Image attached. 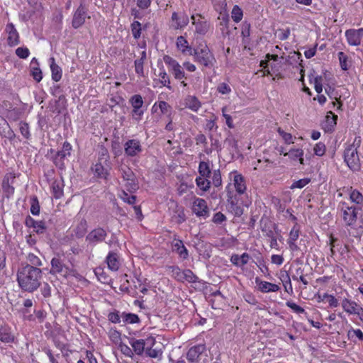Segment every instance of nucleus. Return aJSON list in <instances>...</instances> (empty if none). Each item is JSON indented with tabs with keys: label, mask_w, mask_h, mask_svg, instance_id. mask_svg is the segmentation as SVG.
Returning a JSON list of instances; mask_svg holds the SVG:
<instances>
[{
	"label": "nucleus",
	"mask_w": 363,
	"mask_h": 363,
	"mask_svg": "<svg viewBox=\"0 0 363 363\" xmlns=\"http://www.w3.org/2000/svg\"><path fill=\"white\" fill-rule=\"evenodd\" d=\"M41 277V269L30 264L20 268L17 273L19 286L23 290L29 292H33L39 287Z\"/></svg>",
	"instance_id": "1"
},
{
	"label": "nucleus",
	"mask_w": 363,
	"mask_h": 363,
	"mask_svg": "<svg viewBox=\"0 0 363 363\" xmlns=\"http://www.w3.org/2000/svg\"><path fill=\"white\" fill-rule=\"evenodd\" d=\"M191 55L196 62L206 67H212L216 62L213 55L206 44H201L194 48Z\"/></svg>",
	"instance_id": "2"
},
{
	"label": "nucleus",
	"mask_w": 363,
	"mask_h": 363,
	"mask_svg": "<svg viewBox=\"0 0 363 363\" xmlns=\"http://www.w3.org/2000/svg\"><path fill=\"white\" fill-rule=\"evenodd\" d=\"M109 156L105 150L102 152L98 161L92 166L91 170L96 177L106 179L109 175Z\"/></svg>",
	"instance_id": "3"
},
{
	"label": "nucleus",
	"mask_w": 363,
	"mask_h": 363,
	"mask_svg": "<svg viewBox=\"0 0 363 363\" xmlns=\"http://www.w3.org/2000/svg\"><path fill=\"white\" fill-rule=\"evenodd\" d=\"M191 24L194 27V33L199 36L206 35L213 30L210 21L200 13H194L191 16Z\"/></svg>",
	"instance_id": "4"
},
{
	"label": "nucleus",
	"mask_w": 363,
	"mask_h": 363,
	"mask_svg": "<svg viewBox=\"0 0 363 363\" xmlns=\"http://www.w3.org/2000/svg\"><path fill=\"white\" fill-rule=\"evenodd\" d=\"M360 142V138H355L354 143L345 150V161L347 162L348 167L354 171L359 168V158L356 145H359Z\"/></svg>",
	"instance_id": "5"
},
{
	"label": "nucleus",
	"mask_w": 363,
	"mask_h": 363,
	"mask_svg": "<svg viewBox=\"0 0 363 363\" xmlns=\"http://www.w3.org/2000/svg\"><path fill=\"white\" fill-rule=\"evenodd\" d=\"M122 174L125 189L130 193H133L138 189V182L132 169L125 166L120 168Z\"/></svg>",
	"instance_id": "6"
},
{
	"label": "nucleus",
	"mask_w": 363,
	"mask_h": 363,
	"mask_svg": "<svg viewBox=\"0 0 363 363\" xmlns=\"http://www.w3.org/2000/svg\"><path fill=\"white\" fill-rule=\"evenodd\" d=\"M128 342L133 347L134 352L138 355H141L146 347H154L156 341L154 337L149 336L145 340L130 337Z\"/></svg>",
	"instance_id": "7"
},
{
	"label": "nucleus",
	"mask_w": 363,
	"mask_h": 363,
	"mask_svg": "<svg viewBox=\"0 0 363 363\" xmlns=\"http://www.w3.org/2000/svg\"><path fill=\"white\" fill-rule=\"evenodd\" d=\"M163 61L168 67L169 72L174 76L175 79L182 80L185 77V72L182 66L174 58L169 55L163 57Z\"/></svg>",
	"instance_id": "8"
},
{
	"label": "nucleus",
	"mask_w": 363,
	"mask_h": 363,
	"mask_svg": "<svg viewBox=\"0 0 363 363\" xmlns=\"http://www.w3.org/2000/svg\"><path fill=\"white\" fill-rule=\"evenodd\" d=\"M123 147L125 155L130 157L138 156L143 152L141 143L137 139L128 140Z\"/></svg>",
	"instance_id": "9"
},
{
	"label": "nucleus",
	"mask_w": 363,
	"mask_h": 363,
	"mask_svg": "<svg viewBox=\"0 0 363 363\" xmlns=\"http://www.w3.org/2000/svg\"><path fill=\"white\" fill-rule=\"evenodd\" d=\"M345 35L349 45L359 46L361 45L363 38V28L348 29L345 31Z\"/></svg>",
	"instance_id": "10"
},
{
	"label": "nucleus",
	"mask_w": 363,
	"mask_h": 363,
	"mask_svg": "<svg viewBox=\"0 0 363 363\" xmlns=\"http://www.w3.org/2000/svg\"><path fill=\"white\" fill-rule=\"evenodd\" d=\"M191 209L198 217L206 218L209 216V209L207 203L203 199L194 198Z\"/></svg>",
	"instance_id": "11"
},
{
	"label": "nucleus",
	"mask_w": 363,
	"mask_h": 363,
	"mask_svg": "<svg viewBox=\"0 0 363 363\" xmlns=\"http://www.w3.org/2000/svg\"><path fill=\"white\" fill-rule=\"evenodd\" d=\"M86 18H90L87 16V10L83 4H80L74 13L72 27L75 29L80 28L85 23Z\"/></svg>",
	"instance_id": "12"
},
{
	"label": "nucleus",
	"mask_w": 363,
	"mask_h": 363,
	"mask_svg": "<svg viewBox=\"0 0 363 363\" xmlns=\"http://www.w3.org/2000/svg\"><path fill=\"white\" fill-rule=\"evenodd\" d=\"M4 32L6 35V42L9 46H16L20 43L19 33L12 23L6 24Z\"/></svg>",
	"instance_id": "13"
},
{
	"label": "nucleus",
	"mask_w": 363,
	"mask_h": 363,
	"mask_svg": "<svg viewBox=\"0 0 363 363\" xmlns=\"http://www.w3.org/2000/svg\"><path fill=\"white\" fill-rule=\"evenodd\" d=\"M341 306L344 311L350 315H363V308L354 301L344 298L341 302Z\"/></svg>",
	"instance_id": "14"
},
{
	"label": "nucleus",
	"mask_w": 363,
	"mask_h": 363,
	"mask_svg": "<svg viewBox=\"0 0 363 363\" xmlns=\"http://www.w3.org/2000/svg\"><path fill=\"white\" fill-rule=\"evenodd\" d=\"M16 178L15 173L9 172L6 174L3 179L2 189L7 197H10L14 193V187L12 184L14 182Z\"/></svg>",
	"instance_id": "15"
},
{
	"label": "nucleus",
	"mask_w": 363,
	"mask_h": 363,
	"mask_svg": "<svg viewBox=\"0 0 363 363\" xmlns=\"http://www.w3.org/2000/svg\"><path fill=\"white\" fill-rule=\"evenodd\" d=\"M106 237V232L101 228L91 230L86 236V241L92 245L102 242Z\"/></svg>",
	"instance_id": "16"
},
{
	"label": "nucleus",
	"mask_w": 363,
	"mask_h": 363,
	"mask_svg": "<svg viewBox=\"0 0 363 363\" xmlns=\"http://www.w3.org/2000/svg\"><path fill=\"white\" fill-rule=\"evenodd\" d=\"M172 251L175 252L179 258L186 259L189 257V252L184 246L182 240L174 238L172 242Z\"/></svg>",
	"instance_id": "17"
},
{
	"label": "nucleus",
	"mask_w": 363,
	"mask_h": 363,
	"mask_svg": "<svg viewBox=\"0 0 363 363\" xmlns=\"http://www.w3.org/2000/svg\"><path fill=\"white\" fill-rule=\"evenodd\" d=\"M255 283L258 290L262 293L277 292L280 289L278 284L262 281L258 278H256Z\"/></svg>",
	"instance_id": "18"
},
{
	"label": "nucleus",
	"mask_w": 363,
	"mask_h": 363,
	"mask_svg": "<svg viewBox=\"0 0 363 363\" xmlns=\"http://www.w3.org/2000/svg\"><path fill=\"white\" fill-rule=\"evenodd\" d=\"M172 26L175 29H180L186 26L189 22V17L185 13H177L174 12L172 15Z\"/></svg>",
	"instance_id": "19"
},
{
	"label": "nucleus",
	"mask_w": 363,
	"mask_h": 363,
	"mask_svg": "<svg viewBox=\"0 0 363 363\" xmlns=\"http://www.w3.org/2000/svg\"><path fill=\"white\" fill-rule=\"evenodd\" d=\"M230 175L233 177V185L239 194H242L246 190V184L243 177L237 172H233Z\"/></svg>",
	"instance_id": "20"
},
{
	"label": "nucleus",
	"mask_w": 363,
	"mask_h": 363,
	"mask_svg": "<svg viewBox=\"0 0 363 363\" xmlns=\"http://www.w3.org/2000/svg\"><path fill=\"white\" fill-rule=\"evenodd\" d=\"M357 218V208L353 206H345L343 208V219L349 225L354 223Z\"/></svg>",
	"instance_id": "21"
},
{
	"label": "nucleus",
	"mask_w": 363,
	"mask_h": 363,
	"mask_svg": "<svg viewBox=\"0 0 363 363\" xmlns=\"http://www.w3.org/2000/svg\"><path fill=\"white\" fill-rule=\"evenodd\" d=\"M284 156L288 157L291 161H298L301 164H304V151L301 148H291L289 152L284 153Z\"/></svg>",
	"instance_id": "22"
},
{
	"label": "nucleus",
	"mask_w": 363,
	"mask_h": 363,
	"mask_svg": "<svg viewBox=\"0 0 363 363\" xmlns=\"http://www.w3.org/2000/svg\"><path fill=\"white\" fill-rule=\"evenodd\" d=\"M205 346L204 345H198L194 347H191L187 354L186 358L190 362H194L199 357L200 354L204 351Z\"/></svg>",
	"instance_id": "23"
},
{
	"label": "nucleus",
	"mask_w": 363,
	"mask_h": 363,
	"mask_svg": "<svg viewBox=\"0 0 363 363\" xmlns=\"http://www.w3.org/2000/svg\"><path fill=\"white\" fill-rule=\"evenodd\" d=\"M184 106L194 112H197L201 107V103L195 96L189 95L184 99Z\"/></svg>",
	"instance_id": "24"
},
{
	"label": "nucleus",
	"mask_w": 363,
	"mask_h": 363,
	"mask_svg": "<svg viewBox=\"0 0 363 363\" xmlns=\"http://www.w3.org/2000/svg\"><path fill=\"white\" fill-rule=\"evenodd\" d=\"M106 263L110 270L118 271L121 265L118 255L115 252H109L106 257Z\"/></svg>",
	"instance_id": "25"
},
{
	"label": "nucleus",
	"mask_w": 363,
	"mask_h": 363,
	"mask_svg": "<svg viewBox=\"0 0 363 363\" xmlns=\"http://www.w3.org/2000/svg\"><path fill=\"white\" fill-rule=\"evenodd\" d=\"M177 48L184 55H192L193 50L184 36H179L176 42Z\"/></svg>",
	"instance_id": "26"
},
{
	"label": "nucleus",
	"mask_w": 363,
	"mask_h": 363,
	"mask_svg": "<svg viewBox=\"0 0 363 363\" xmlns=\"http://www.w3.org/2000/svg\"><path fill=\"white\" fill-rule=\"evenodd\" d=\"M250 258V255L246 252L242 254L240 256L234 254L230 257V262L237 267H242L247 264Z\"/></svg>",
	"instance_id": "27"
},
{
	"label": "nucleus",
	"mask_w": 363,
	"mask_h": 363,
	"mask_svg": "<svg viewBox=\"0 0 363 363\" xmlns=\"http://www.w3.org/2000/svg\"><path fill=\"white\" fill-rule=\"evenodd\" d=\"M87 223L84 219H81L73 226V232L77 238L83 237L86 233Z\"/></svg>",
	"instance_id": "28"
},
{
	"label": "nucleus",
	"mask_w": 363,
	"mask_h": 363,
	"mask_svg": "<svg viewBox=\"0 0 363 363\" xmlns=\"http://www.w3.org/2000/svg\"><path fill=\"white\" fill-rule=\"evenodd\" d=\"M14 335L11 330L8 327H1L0 328V340L4 343H11L14 341Z\"/></svg>",
	"instance_id": "29"
},
{
	"label": "nucleus",
	"mask_w": 363,
	"mask_h": 363,
	"mask_svg": "<svg viewBox=\"0 0 363 363\" xmlns=\"http://www.w3.org/2000/svg\"><path fill=\"white\" fill-rule=\"evenodd\" d=\"M50 66L52 72V79L55 82H59L62 78V69L61 68L55 63V58H50Z\"/></svg>",
	"instance_id": "30"
},
{
	"label": "nucleus",
	"mask_w": 363,
	"mask_h": 363,
	"mask_svg": "<svg viewBox=\"0 0 363 363\" xmlns=\"http://www.w3.org/2000/svg\"><path fill=\"white\" fill-rule=\"evenodd\" d=\"M208 177L199 176L196 179V186L200 190L207 191L211 187V182L208 180Z\"/></svg>",
	"instance_id": "31"
},
{
	"label": "nucleus",
	"mask_w": 363,
	"mask_h": 363,
	"mask_svg": "<svg viewBox=\"0 0 363 363\" xmlns=\"http://www.w3.org/2000/svg\"><path fill=\"white\" fill-rule=\"evenodd\" d=\"M64 264L59 257H54L51 260V270L52 274L62 273L64 269Z\"/></svg>",
	"instance_id": "32"
},
{
	"label": "nucleus",
	"mask_w": 363,
	"mask_h": 363,
	"mask_svg": "<svg viewBox=\"0 0 363 363\" xmlns=\"http://www.w3.org/2000/svg\"><path fill=\"white\" fill-rule=\"evenodd\" d=\"M158 109L160 110L161 113L167 114L171 111V106L167 102L161 101L158 103H155L152 107L153 112H157Z\"/></svg>",
	"instance_id": "33"
},
{
	"label": "nucleus",
	"mask_w": 363,
	"mask_h": 363,
	"mask_svg": "<svg viewBox=\"0 0 363 363\" xmlns=\"http://www.w3.org/2000/svg\"><path fill=\"white\" fill-rule=\"evenodd\" d=\"M139 317L138 315L130 313H122V324H134L139 322Z\"/></svg>",
	"instance_id": "34"
},
{
	"label": "nucleus",
	"mask_w": 363,
	"mask_h": 363,
	"mask_svg": "<svg viewBox=\"0 0 363 363\" xmlns=\"http://www.w3.org/2000/svg\"><path fill=\"white\" fill-rule=\"evenodd\" d=\"M158 76L160 77L159 82L161 84V86H165L169 90L172 89V86L170 85V79L164 67H162L160 69Z\"/></svg>",
	"instance_id": "35"
},
{
	"label": "nucleus",
	"mask_w": 363,
	"mask_h": 363,
	"mask_svg": "<svg viewBox=\"0 0 363 363\" xmlns=\"http://www.w3.org/2000/svg\"><path fill=\"white\" fill-rule=\"evenodd\" d=\"M199 173L200 177H210L211 174L210 162L204 161L201 162L199 165Z\"/></svg>",
	"instance_id": "36"
},
{
	"label": "nucleus",
	"mask_w": 363,
	"mask_h": 363,
	"mask_svg": "<svg viewBox=\"0 0 363 363\" xmlns=\"http://www.w3.org/2000/svg\"><path fill=\"white\" fill-rule=\"evenodd\" d=\"M350 199L352 203L357 205L363 203V195L357 189L351 188L350 191Z\"/></svg>",
	"instance_id": "37"
},
{
	"label": "nucleus",
	"mask_w": 363,
	"mask_h": 363,
	"mask_svg": "<svg viewBox=\"0 0 363 363\" xmlns=\"http://www.w3.org/2000/svg\"><path fill=\"white\" fill-rule=\"evenodd\" d=\"M71 150V145L68 143H65L63 144L62 150L57 152L56 160L57 161L58 160H60V161H62L67 156H69Z\"/></svg>",
	"instance_id": "38"
},
{
	"label": "nucleus",
	"mask_w": 363,
	"mask_h": 363,
	"mask_svg": "<svg viewBox=\"0 0 363 363\" xmlns=\"http://www.w3.org/2000/svg\"><path fill=\"white\" fill-rule=\"evenodd\" d=\"M337 116L329 111L325 117L326 128L331 130L337 123Z\"/></svg>",
	"instance_id": "39"
},
{
	"label": "nucleus",
	"mask_w": 363,
	"mask_h": 363,
	"mask_svg": "<svg viewBox=\"0 0 363 363\" xmlns=\"http://www.w3.org/2000/svg\"><path fill=\"white\" fill-rule=\"evenodd\" d=\"M273 166H274L273 162L268 159L264 160H259L257 161V164L254 167V169L255 170L262 169L264 171H267V170L270 169L271 168H272Z\"/></svg>",
	"instance_id": "40"
},
{
	"label": "nucleus",
	"mask_w": 363,
	"mask_h": 363,
	"mask_svg": "<svg viewBox=\"0 0 363 363\" xmlns=\"http://www.w3.org/2000/svg\"><path fill=\"white\" fill-rule=\"evenodd\" d=\"M29 222H32V227L37 233H43L45 229V223L42 221H35L30 218L26 220L27 225H30Z\"/></svg>",
	"instance_id": "41"
},
{
	"label": "nucleus",
	"mask_w": 363,
	"mask_h": 363,
	"mask_svg": "<svg viewBox=\"0 0 363 363\" xmlns=\"http://www.w3.org/2000/svg\"><path fill=\"white\" fill-rule=\"evenodd\" d=\"M216 91L223 96H228L232 92L230 84L226 82L219 83L216 86Z\"/></svg>",
	"instance_id": "42"
},
{
	"label": "nucleus",
	"mask_w": 363,
	"mask_h": 363,
	"mask_svg": "<svg viewBox=\"0 0 363 363\" xmlns=\"http://www.w3.org/2000/svg\"><path fill=\"white\" fill-rule=\"evenodd\" d=\"M52 194L56 199L60 198L63 194L62 184L60 182L55 181L52 182Z\"/></svg>",
	"instance_id": "43"
},
{
	"label": "nucleus",
	"mask_w": 363,
	"mask_h": 363,
	"mask_svg": "<svg viewBox=\"0 0 363 363\" xmlns=\"http://www.w3.org/2000/svg\"><path fill=\"white\" fill-rule=\"evenodd\" d=\"M277 133L281 137L282 140L286 144L290 145L294 143V138L291 133L285 132L281 128H277Z\"/></svg>",
	"instance_id": "44"
},
{
	"label": "nucleus",
	"mask_w": 363,
	"mask_h": 363,
	"mask_svg": "<svg viewBox=\"0 0 363 363\" xmlns=\"http://www.w3.org/2000/svg\"><path fill=\"white\" fill-rule=\"evenodd\" d=\"M243 16V13L242 9L238 6L235 5L233 6L231 11V17L234 22L239 23Z\"/></svg>",
	"instance_id": "45"
},
{
	"label": "nucleus",
	"mask_w": 363,
	"mask_h": 363,
	"mask_svg": "<svg viewBox=\"0 0 363 363\" xmlns=\"http://www.w3.org/2000/svg\"><path fill=\"white\" fill-rule=\"evenodd\" d=\"M145 352L148 357L152 358L160 357L162 354L161 349H158L157 347L153 348V347H146Z\"/></svg>",
	"instance_id": "46"
},
{
	"label": "nucleus",
	"mask_w": 363,
	"mask_h": 363,
	"mask_svg": "<svg viewBox=\"0 0 363 363\" xmlns=\"http://www.w3.org/2000/svg\"><path fill=\"white\" fill-rule=\"evenodd\" d=\"M337 55L341 69L345 71L347 70L350 65L348 63V57L347 55H345L343 52H339Z\"/></svg>",
	"instance_id": "47"
},
{
	"label": "nucleus",
	"mask_w": 363,
	"mask_h": 363,
	"mask_svg": "<svg viewBox=\"0 0 363 363\" xmlns=\"http://www.w3.org/2000/svg\"><path fill=\"white\" fill-rule=\"evenodd\" d=\"M130 104H131L133 108H142L143 104L142 96L139 94L133 95L130 99Z\"/></svg>",
	"instance_id": "48"
},
{
	"label": "nucleus",
	"mask_w": 363,
	"mask_h": 363,
	"mask_svg": "<svg viewBox=\"0 0 363 363\" xmlns=\"http://www.w3.org/2000/svg\"><path fill=\"white\" fill-rule=\"evenodd\" d=\"M310 178H303L299 180L295 181L292 183V184L290 186L291 189H302L305 187L307 184H308L311 182Z\"/></svg>",
	"instance_id": "49"
},
{
	"label": "nucleus",
	"mask_w": 363,
	"mask_h": 363,
	"mask_svg": "<svg viewBox=\"0 0 363 363\" xmlns=\"http://www.w3.org/2000/svg\"><path fill=\"white\" fill-rule=\"evenodd\" d=\"M120 198L124 201L125 202L129 203V204H133L135 202L136 197L134 195L129 194L127 193L125 190H122L121 193L120 194Z\"/></svg>",
	"instance_id": "50"
},
{
	"label": "nucleus",
	"mask_w": 363,
	"mask_h": 363,
	"mask_svg": "<svg viewBox=\"0 0 363 363\" xmlns=\"http://www.w3.org/2000/svg\"><path fill=\"white\" fill-rule=\"evenodd\" d=\"M281 280L283 282V285L285 288L286 291L287 293H291L293 291V289L289 275L287 273H286L285 275L282 276Z\"/></svg>",
	"instance_id": "51"
},
{
	"label": "nucleus",
	"mask_w": 363,
	"mask_h": 363,
	"mask_svg": "<svg viewBox=\"0 0 363 363\" xmlns=\"http://www.w3.org/2000/svg\"><path fill=\"white\" fill-rule=\"evenodd\" d=\"M300 228L297 224H295L294 226L290 230L288 241H296L299 237Z\"/></svg>",
	"instance_id": "52"
},
{
	"label": "nucleus",
	"mask_w": 363,
	"mask_h": 363,
	"mask_svg": "<svg viewBox=\"0 0 363 363\" xmlns=\"http://www.w3.org/2000/svg\"><path fill=\"white\" fill-rule=\"evenodd\" d=\"M212 183L218 187L222 184L221 175L219 169L214 170L212 173Z\"/></svg>",
	"instance_id": "53"
},
{
	"label": "nucleus",
	"mask_w": 363,
	"mask_h": 363,
	"mask_svg": "<svg viewBox=\"0 0 363 363\" xmlns=\"http://www.w3.org/2000/svg\"><path fill=\"white\" fill-rule=\"evenodd\" d=\"M28 261L33 265V267L42 266V262L40 258L33 253H29L27 257Z\"/></svg>",
	"instance_id": "54"
},
{
	"label": "nucleus",
	"mask_w": 363,
	"mask_h": 363,
	"mask_svg": "<svg viewBox=\"0 0 363 363\" xmlns=\"http://www.w3.org/2000/svg\"><path fill=\"white\" fill-rule=\"evenodd\" d=\"M19 130L21 135L26 139H28L30 136L29 126L27 123L21 122L19 123Z\"/></svg>",
	"instance_id": "55"
},
{
	"label": "nucleus",
	"mask_w": 363,
	"mask_h": 363,
	"mask_svg": "<svg viewBox=\"0 0 363 363\" xmlns=\"http://www.w3.org/2000/svg\"><path fill=\"white\" fill-rule=\"evenodd\" d=\"M325 150L326 148L325 144L320 142L315 144L313 148V152L315 155L320 157L325 154Z\"/></svg>",
	"instance_id": "56"
},
{
	"label": "nucleus",
	"mask_w": 363,
	"mask_h": 363,
	"mask_svg": "<svg viewBox=\"0 0 363 363\" xmlns=\"http://www.w3.org/2000/svg\"><path fill=\"white\" fill-rule=\"evenodd\" d=\"M132 33L135 39H138L140 36L141 24L138 21H134L132 25Z\"/></svg>",
	"instance_id": "57"
},
{
	"label": "nucleus",
	"mask_w": 363,
	"mask_h": 363,
	"mask_svg": "<svg viewBox=\"0 0 363 363\" xmlns=\"http://www.w3.org/2000/svg\"><path fill=\"white\" fill-rule=\"evenodd\" d=\"M172 276L179 281H182L183 270L178 267H171Z\"/></svg>",
	"instance_id": "58"
},
{
	"label": "nucleus",
	"mask_w": 363,
	"mask_h": 363,
	"mask_svg": "<svg viewBox=\"0 0 363 363\" xmlns=\"http://www.w3.org/2000/svg\"><path fill=\"white\" fill-rule=\"evenodd\" d=\"M182 281H187L189 282H194L196 277L194 273L189 269L183 270Z\"/></svg>",
	"instance_id": "59"
},
{
	"label": "nucleus",
	"mask_w": 363,
	"mask_h": 363,
	"mask_svg": "<svg viewBox=\"0 0 363 363\" xmlns=\"http://www.w3.org/2000/svg\"><path fill=\"white\" fill-rule=\"evenodd\" d=\"M108 320L113 323H122V313L118 312L110 313L108 314Z\"/></svg>",
	"instance_id": "60"
},
{
	"label": "nucleus",
	"mask_w": 363,
	"mask_h": 363,
	"mask_svg": "<svg viewBox=\"0 0 363 363\" xmlns=\"http://www.w3.org/2000/svg\"><path fill=\"white\" fill-rule=\"evenodd\" d=\"M222 115L225 119L226 125L228 128H233L234 127L233 119L230 115L227 113V107L224 106L222 108Z\"/></svg>",
	"instance_id": "61"
},
{
	"label": "nucleus",
	"mask_w": 363,
	"mask_h": 363,
	"mask_svg": "<svg viewBox=\"0 0 363 363\" xmlns=\"http://www.w3.org/2000/svg\"><path fill=\"white\" fill-rule=\"evenodd\" d=\"M16 54L20 58L26 59L30 55V51L27 48H18Z\"/></svg>",
	"instance_id": "62"
},
{
	"label": "nucleus",
	"mask_w": 363,
	"mask_h": 363,
	"mask_svg": "<svg viewBox=\"0 0 363 363\" xmlns=\"http://www.w3.org/2000/svg\"><path fill=\"white\" fill-rule=\"evenodd\" d=\"M111 340L114 343H118L121 340V334L116 330H111L108 333Z\"/></svg>",
	"instance_id": "63"
},
{
	"label": "nucleus",
	"mask_w": 363,
	"mask_h": 363,
	"mask_svg": "<svg viewBox=\"0 0 363 363\" xmlns=\"http://www.w3.org/2000/svg\"><path fill=\"white\" fill-rule=\"evenodd\" d=\"M226 220V217L224 214L220 212H218L214 214L213 217V222L216 224H221Z\"/></svg>",
	"instance_id": "64"
}]
</instances>
